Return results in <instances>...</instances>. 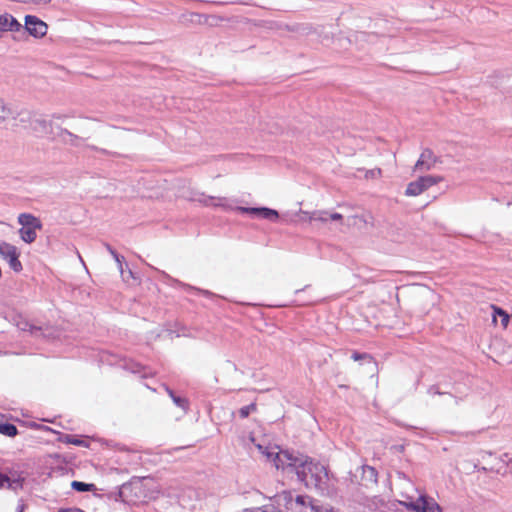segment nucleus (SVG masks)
I'll return each mask as SVG.
<instances>
[{
	"label": "nucleus",
	"mask_w": 512,
	"mask_h": 512,
	"mask_svg": "<svg viewBox=\"0 0 512 512\" xmlns=\"http://www.w3.org/2000/svg\"><path fill=\"white\" fill-rule=\"evenodd\" d=\"M251 441L258 452L272 462L277 469H290L296 473L298 479L307 488H314L322 496L332 495L333 487L324 465L313 462L307 456L283 451L276 445L258 443L253 437H251Z\"/></svg>",
	"instance_id": "1"
},
{
	"label": "nucleus",
	"mask_w": 512,
	"mask_h": 512,
	"mask_svg": "<svg viewBox=\"0 0 512 512\" xmlns=\"http://www.w3.org/2000/svg\"><path fill=\"white\" fill-rule=\"evenodd\" d=\"M403 500L400 504L413 512H443L441 506L434 498L426 494H420L417 497L402 493Z\"/></svg>",
	"instance_id": "2"
},
{
	"label": "nucleus",
	"mask_w": 512,
	"mask_h": 512,
	"mask_svg": "<svg viewBox=\"0 0 512 512\" xmlns=\"http://www.w3.org/2000/svg\"><path fill=\"white\" fill-rule=\"evenodd\" d=\"M79 132L82 133V135H78L75 133H72L71 131L65 129V128H59V131L57 132L58 139L65 145H70L72 147H86L91 150L101 152L103 154H112L106 149L99 148L94 145H88L86 144V141L89 138L88 132L83 128L79 129Z\"/></svg>",
	"instance_id": "3"
},
{
	"label": "nucleus",
	"mask_w": 512,
	"mask_h": 512,
	"mask_svg": "<svg viewBox=\"0 0 512 512\" xmlns=\"http://www.w3.org/2000/svg\"><path fill=\"white\" fill-rule=\"evenodd\" d=\"M17 118L20 123L28 122V126L24 127L29 128L38 137L52 133V123L44 118H31L27 112L19 113Z\"/></svg>",
	"instance_id": "4"
},
{
	"label": "nucleus",
	"mask_w": 512,
	"mask_h": 512,
	"mask_svg": "<svg viewBox=\"0 0 512 512\" xmlns=\"http://www.w3.org/2000/svg\"><path fill=\"white\" fill-rule=\"evenodd\" d=\"M443 181V177L441 176H421L417 180L410 182L407 185L405 194L407 196H418L427 190L429 187Z\"/></svg>",
	"instance_id": "5"
},
{
	"label": "nucleus",
	"mask_w": 512,
	"mask_h": 512,
	"mask_svg": "<svg viewBox=\"0 0 512 512\" xmlns=\"http://www.w3.org/2000/svg\"><path fill=\"white\" fill-rule=\"evenodd\" d=\"M25 29L30 35L36 38H42L47 33V24L36 16L27 15L25 17Z\"/></svg>",
	"instance_id": "6"
},
{
	"label": "nucleus",
	"mask_w": 512,
	"mask_h": 512,
	"mask_svg": "<svg viewBox=\"0 0 512 512\" xmlns=\"http://www.w3.org/2000/svg\"><path fill=\"white\" fill-rule=\"evenodd\" d=\"M437 161L438 158L434 155L433 151L429 148H425L420 154V157L415 164L414 170L420 172L431 170Z\"/></svg>",
	"instance_id": "7"
},
{
	"label": "nucleus",
	"mask_w": 512,
	"mask_h": 512,
	"mask_svg": "<svg viewBox=\"0 0 512 512\" xmlns=\"http://www.w3.org/2000/svg\"><path fill=\"white\" fill-rule=\"evenodd\" d=\"M237 211L242 213H248L254 215L256 217H260L263 219H268L271 221H276L279 217L278 212L276 210L261 207V208H249V207H236Z\"/></svg>",
	"instance_id": "8"
},
{
	"label": "nucleus",
	"mask_w": 512,
	"mask_h": 512,
	"mask_svg": "<svg viewBox=\"0 0 512 512\" xmlns=\"http://www.w3.org/2000/svg\"><path fill=\"white\" fill-rule=\"evenodd\" d=\"M485 467H506L511 461V458L507 454L496 456L492 453H487L483 458Z\"/></svg>",
	"instance_id": "9"
},
{
	"label": "nucleus",
	"mask_w": 512,
	"mask_h": 512,
	"mask_svg": "<svg viewBox=\"0 0 512 512\" xmlns=\"http://www.w3.org/2000/svg\"><path fill=\"white\" fill-rule=\"evenodd\" d=\"M194 200L202 203L205 206L222 207L225 210L231 209V206L227 204L225 198H215L212 196L201 195L200 198H195Z\"/></svg>",
	"instance_id": "10"
},
{
	"label": "nucleus",
	"mask_w": 512,
	"mask_h": 512,
	"mask_svg": "<svg viewBox=\"0 0 512 512\" xmlns=\"http://www.w3.org/2000/svg\"><path fill=\"white\" fill-rule=\"evenodd\" d=\"M18 222L23 227L34 226V227L41 228V223H40L39 219H37L36 217H34L31 214H26V213L20 214L18 217Z\"/></svg>",
	"instance_id": "11"
},
{
	"label": "nucleus",
	"mask_w": 512,
	"mask_h": 512,
	"mask_svg": "<svg viewBox=\"0 0 512 512\" xmlns=\"http://www.w3.org/2000/svg\"><path fill=\"white\" fill-rule=\"evenodd\" d=\"M36 229L39 228L34 226L22 227L19 230L21 239L26 243H32L36 239Z\"/></svg>",
	"instance_id": "12"
},
{
	"label": "nucleus",
	"mask_w": 512,
	"mask_h": 512,
	"mask_svg": "<svg viewBox=\"0 0 512 512\" xmlns=\"http://www.w3.org/2000/svg\"><path fill=\"white\" fill-rule=\"evenodd\" d=\"M18 252L17 248L14 246V245H11L7 242H0V255L4 258V259H8V258H11L12 256H14L16 253Z\"/></svg>",
	"instance_id": "13"
},
{
	"label": "nucleus",
	"mask_w": 512,
	"mask_h": 512,
	"mask_svg": "<svg viewBox=\"0 0 512 512\" xmlns=\"http://www.w3.org/2000/svg\"><path fill=\"white\" fill-rule=\"evenodd\" d=\"M306 216H308L310 221H321V222H327L329 219V213L327 211H313V212H302Z\"/></svg>",
	"instance_id": "14"
},
{
	"label": "nucleus",
	"mask_w": 512,
	"mask_h": 512,
	"mask_svg": "<svg viewBox=\"0 0 512 512\" xmlns=\"http://www.w3.org/2000/svg\"><path fill=\"white\" fill-rule=\"evenodd\" d=\"M17 433L18 430L15 425L0 420V434L8 437H14Z\"/></svg>",
	"instance_id": "15"
},
{
	"label": "nucleus",
	"mask_w": 512,
	"mask_h": 512,
	"mask_svg": "<svg viewBox=\"0 0 512 512\" xmlns=\"http://www.w3.org/2000/svg\"><path fill=\"white\" fill-rule=\"evenodd\" d=\"M308 511L309 512H329L331 508L329 506L320 505L319 501L310 497L308 498Z\"/></svg>",
	"instance_id": "16"
},
{
	"label": "nucleus",
	"mask_w": 512,
	"mask_h": 512,
	"mask_svg": "<svg viewBox=\"0 0 512 512\" xmlns=\"http://www.w3.org/2000/svg\"><path fill=\"white\" fill-rule=\"evenodd\" d=\"M308 495H298L295 499V512H309L308 511Z\"/></svg>",
	"instance_id": "17"
},
{
	"label": "nucleus",
	"mask_w": 512,
	"mask_h": 512,
	"mask_svg": "<svg viewBox=\"0 0 512 512\" xmlns=\"http://www.w3.org/2000/svg\"><path fill=\"white\" fill-rule=\"evenodd\" d=\"M166 391L169 394V396L172 398V400L175 403V405H177L178 407L182 408L183 411L186 413L187 412V406H188V400L186 398H182L180 396L175 395V393L171 389H169L168 387H166Z\"/></svg>",
	"instance_id": "18"
},
{
	"label": "nucleus",
	"mask_w": 512,
	"mask_h": 512,
	"mask_svg": "<svg viewBox=\"0 0 512 512\" xmlns=\"http://www.w3.org/2000/svg\"><path fill=\"white\" fill-rule=\"evenodd\" d=\"M17 327L22 331H30L32 334L35 335L41 331V327H37L31 324L27 320H20L19 322H17Z\"/></svg>",
	"instance_id": "19"
},
{
	"label": "nucleus",
	"mask_w": 512,
	"mask_h": 512,
	"mask_svg": "<svg viewBox=\"0 0 512 512\" xmlns=\"http://www.w3.org/2000/svg\"><path fill=\"white\" fill-rule=\"evenodd\" d=\"M20 485L18 480H11L7 475L0 474V488L16 489Z\"/></svg>",
	"instance_id": "20"
},
{
	"label": "nucleus",
	"mask_w": 512,
	"mask_h": 512,
	"mask_svg": "<svg viewBox=\"0 0 512 512\" xmlns=\"http://www.w3.org/2000/svg\"><path fill=\"white\" fill-rule=\"evenodd\" d=\"M71 487L78 492H89L95 490L94 484H88L80 481H73Z\"/></svg>",
	"instance_id": "21"
},
{
	"label": "nucleus",
	"mask_w": 512,
	"mask_h": 512,
	"mask_svg": "<svg viewBox=\"0 0 512 512\" xmlns=\"http://www.w3.org/2000/svg\"><path fill=\"white\" fill-rule=\"evenodd\" d=\"M11 115V108L0 98V123H3Z\"/></svg>",
	"instance_id": "22"
},
{
	"label": "nucleus",
	"mask_w": 512,
	"mask_h": 512,
	"mask_svg": "<svg viewBox=\"0 0 512 512\" xmlns=\"http://www.w3.org/2000/svg\"><path fill=\"white\" fill-rule=\"evenodd\" d=\"M428 392L432 395H443L445 397V402L449 405H453V404H456L457 401L456 399L449 393H441L437 390V388L435 386H432Z\"/></svg>",
	"instance_id": "23"
},
{
	"label": "nucleus",
	"mask_w": 512,
	"mask_h": 512,
	"mask_svg": "<svg viewBox=\"0 0 512 512\" xmlns=\"http://www.w3.org/2000/svg\"><path fill=\"white\" fill-rule=\"evenodd\" d=\"M19 252H17L11 258H8L7 261L9 263L10 268L15 272H20L22 270V264L19 261Z\"/></svg>",
	"instance_id": "24"
},
{
	"label": "nucleus",
	"mask_w": 512,
	"mask_h": 512,
	"mask_svg": "<svg viewBox=\"0 0 512 512\" xmlns=\"http://www.w3.org/2000/svg\"><path fill=\"white\" fill-rule=\"evenodd\" d=\"M256 412V404L250 403L249 405L243 406L240 410V416H249L251 413Z\"/></svg>",
	"instance_id": "25"
},
{
	"label": "nucleus",
	"mask_w": 512,
	"mask_h": 512,
	"mask_svg": "<svg viewBox=\"0 0 512 512\" xmlns=\"http://www.w3.org/2000/svg\"><path fill=\"white\" fill-rule=\"evenodd\" d=\"M351 358L354 360V361H359V360H365V359H368L370 362H372V357L367 354V353H359V352H354L351 356Z\"/></svg>",
	"instance_id": "26"
},
{
	"label": "nucleus",
	"mask_w": 512,
	"mask_h": 512,
	"mask_svg": "<svg viewBox=\"0 0 512 512\" xmlns=\"http://www.w3.org/2000/svg\"><path fill=\"white\" fill-rule=\"evenodd\" d=\"M493 310H494V314H493V322H496V316L499 315L500 317L503 316V313H506L503 309L499 308V307H496V306H492Z\"/></svg>",
	"instance_id": "27"
},
{
	"label": "nucleus",
	"mask_w": 512,
	"mask_h": 512,
	"mask_svg": "<svg viewBox=\"0 0 512 512\" xmlns=\"http://www.w3.org/2000/svg\"><path fill=\"white\" fill-rule=\"evenodd\" d=\"M509 320H510L509 314L503 313V316L501 317V325L504 329H506L508 327Z\"/></svg>",
	"instance_id": "28"
},
{
	"label": "nucleus",
	"mask_w": 512,
	"mask_h": 512,
	"mask_svg": "<svg viewBox=\"0 0 512 512\" xmlns=\"http://www.w3.org/2000/svg\"><path fill=\"white\" fill-rule=\"evenodd\" d=\"M329 219L332 221H342L343 216L340 213L334 212V213L329 214Z\"/></svg>",
	"instance_id": "29"
},
{
	"label": "nucleus",
	"mask_w": 512,
	"mask_h": 512,
	"mask_svg": "<svg viewBox=\"0 0 512 512\" xmlns=\"http://www.w3.org/2000/svg\"><path fill=\"white\" fill-rule=\"evenodd\" d=\"M105 247L114 259H118V253L109 244H105Z\"/></svg>",
	"instance_id": "30"
},
{
	"label": "nucleus",
	"mask_w": 512,
	"mask_h": 512,
	"mask_svg": "<svg viewBox=\"0 0 512 512\" xmlns=\"http://www.w3.org/2000/svg\"><path fill=\"white\" fill-rule=\"evenodd\" d=\"M258 512H280L278 509L274 508V507H261V508H258Z\"/></svg>",
	"instance_id": "31"
},
{
	"label": "nucleus",
	"mask_w": 512,
	"mask_h": 512,
	"mask_svg": "<svg viewBox=\"0 0 512 512\" xmlns=\"http://www.w3.org/2000/svg\"><path fill=\"white\" fill-rule=\"evenodd\" d=\"M123 259H124V258H123V257H121V256L118 254V259H115V261L118 263V268H119V270H120V272H121L122 276L124 277V270H123V267H122V260H123Z\"/></svg>",
	"instance_id": "32"
},
{
	"label": "nucleus",
	"mask_w": 512,
	"mask_h": 512,
	"mask_svg": "<svg viewBox=\"0 0 512 512\" xmlns=\"http://www.w3.org/2000/svg\"><path fill=\"white\" fill-rule=\"evenodd\" d=\"M51 2V0H31V3L38 5H47Z\"/></svg>",
	"instance_id": "33"
},
{
	"label": "nucleus",
	"mask_w": 512,
	"mask_h": 512,
	"mask_svg": "<svg viewBox=\"0 0 512 512\" xmlns=\"http://www.w3.org/2000/svg\"><path fill=\"white\" fill-rule=\"evenodd\" d=\"M22 423H23V424H25V425H28V426H30V427H39V425H37V424H36V423H34V422H26V421H23Z\"/></svg>",
	"instance_id": "34"
},
{
	"label": "nucleus",
	"mask_w": 512,
	"mask_h": 512,
	"mask_svg": "<svg viewBox=\"0 0 512 512\" xmlns=\"http://www.w3.org/2000/svg\"><path fill=\"white\" fill-rule=\"evenodd\" d=\"M68 442H69V443L76 444V445H80L82 441H80V440H72V439H68Z\"/></svg>",
	"instance_id": "35"
},
{
	"label": "nucleus",
	"mask_w": 512,
	"mask_h": 512,
	"mask_svg": "<svg viewBox=\"0 0 512 512\" xmlns=\"http://www.w3.org/2000/svg\"><path fill=\"white\" fill-rule=\"evenodd\" d=\"M241 512H258V508L244 509Z\"/></svg>",
	"instance_id": "36"
},
{
	"label": "nucleus",
	"mask_w": 512,
	"mask_h": 512,
	"mask_svg": "<svg viewBox=\"0 0 512 512\" xmlns=\"http://www.w3.org/2000/svg\"><path fill=\"white\" fill-rule=\"evenodd\" d=\"M43 422H49V423H52L53 421L51 420V418H46V417H43V418H40Z\"/></svg>",
	"instance_id": "37"
},
{
	"label": "nucleus",
	"mask_w": 512,
	"mask_h": 512,
	"mask_svg": "<svg viewBox=\"0 0 512 512\" xmlns=\"http://www.w3.org/2000/svg\"><path fill=\"white\" fill-rule=\"evenodd\" d=\"M397 424H398V425L407 426V427H414L413 425H408V424H406V423H404V422H402V421H398V422H397Z\"/></svg>",
	"instance_id": "38"
},
{
	"label": "nucleus",
	"mask_w": 512,
	"mask_h": 512,
	"mask_svg": "<svg viewBox=\"0 0 512 512\" xmlns=\"http://www.w3.org/2000/svg\"><path fill=\"white\" fill-rule=\"evenodd\" d=\"M58 512H72V509H60Z\"/></svg>",
	"instance_id": "39"
},
{
	"label": "nucleus",
	"mask_w": 512,
	"mask_h": 512,
	"mask_svg": "<svg viewBox=\"0 0 512 512\" xmlns=\"http://www.w3.org/2000/svg\"><path fill=\"white\" fill-rule=\"evenodd\" d=\"M369 471L371 472V474H372V475H374V474H375V470H374V468L369 467Z\"/></svg>",
	"instance_id": "40"
},
{
	"label": "nucleus",
	"mask_w": 512,
	"mask_h": 512,
	"mask_svg": "<svg viewBox=\"0 0 512 512\" xmlns=\"http://www.w3.org/2000/svg\"><path fill=\"white\" fill-rule=\"evenodd\" d=\"M6 416V414L3 411H0V417Z\"/></svg>",
	"instance_id": "41"
}]
</instances>
